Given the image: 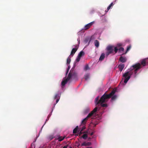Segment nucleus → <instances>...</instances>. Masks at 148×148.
<instances>
[{"label":"nucleus","mask_w":148,"mask_h":148,"mask_svg":"<svg viewBox=\"0 0 148 148\" xmlns=\"http://www.w3.org/2000/svg\"><path fill=\"white\" fill-rule=\"evenodd\" d=\"M97 108L95 107L92 111L89 113L86 118L84 119L81 122V125H85L88 119L90 118L97 111Z\"/></svg>","instance_id":"5"},{"label":"nucleus","mask_w":148,"mask_h":148,"mask_svg":"<svg viewBox=\"0 0 148 148\" xmlns=\"http://www.w3.org/2000/svg\"><path fill=\"white\" fill-rule=\"evenodd\" d=\"M70 56H69V57L67 59V62L66 63L67 64H69L70 63L71 59V57Z\"/></svg>","instance_id":"16"},{"label":"nucleus","mask_w":148,"mask_h":148,"mask_svg":"<svg viewBox=\"0 0 148 148\" xmlns=\"http://www.w3.org/2000/svg\"><path fill=\"white\" fill-rule=\"evenodd\" d=\"M94 134V132H92V133H91L90 134V135L91 136H92V135Z\"/></svg>","instance_id":"35"},{"label":"nucleus","mask_w":148,"mask_h":148,"mask_svg":"<svg viewBox=\"0 0 148 148\" xmlns=\"http://www.w3.org/2000/svg\"><path fill=\"white\" fill-rule=\"evenodd\" d=\"M81 128H79V131H80V132L79 133V135L80 136L81 134H82L84 133L83 132H82V131H81V130H80Z\"/></svg>","instance_id":"26"},{"label":"nucleus","mask_w":148,"mask_h":148,"mask_svg":"<svg viewBox=\"0 0 148 148\" xmlns=\"http://www.w3.org/2000/svg\"><path fill=\"white\" fill-rule=\"evenodd\" d=\"M65 137V136L64 137L59 136L58 138V141L60 142L63 140Z\"/></svg>","instance_id":"12"},{"label":"nucleus","mask_w":148,"mask_h":148,"mask_svg":"<svg viewBox=\"0 0 148 148\" xmlns=\"http://www.w3.org/2000/svg\"><path fill=\"white\" fill-rule=\"evenodd\" d=\"M114 3L113 2L111 3L109 5L108 7L107 8V9L106 10L105 12H107L111 8L113 5Z\"/></svg>","instance_id":"10"},{"label":"nucleus","mask_w":148,"mask_h":148,"mask_svg":"<svg viewBox=\"0 0 148 148\" xmlns=\"http://www.w3.org/2000/svg\"><path fill=\"white\" fill-rule=\"evenodd\" d=\"M130 48H131V46H127V48L126 53L128 51L130 50Z\"/></svg>","instance_id":"23"},{"label":"nucleus","mask_w":148,"mask_h":148,"mask_svg":"<svg viewBox=\"0 0 148 148\" xmlns=\"http://www.w3.org/2000/svg\"><path fill=\"white\" fill-rule=\"evenodd\" d=\"M81 57H79V56H77V57L76 59V61L77 62H78L80 60V59Z\"/></svg>","instance_id":"24"},{"label":"nucleus","mask_w":148,"mask_h":148,"mask_svg":"<svg viewBox=\"0 0 148 148\" xmlns=\"http://www.w3.org/2000/svg\"><path fill=\"white\" fill-rule=\"evenodd\" d=\"M82 126V128L81 127H79V128H80L81 129L80 130H81L82 131H83L84 130H85L86 129V127L84 125H81V126Z\"/></svg>","instance_id":"22"},{"label":"nucleus","mask_w":148,"mask_h":148,"mask_svg":"<svg viewBox=\"0 0 148 148\" xmlns=\"http://www.w3.org/2000/svg\"><path fill=\"white\" fill-rule=\"evenodd\" d=\"M145 62L146 64H148V58H145Z\"/></svg>","instance_id":"30"},{"label":"nucleus","mask_w":148,"mask_h":148,"mask_svg":"<svg viewBox=\"0 0 148 148\" xmlns=\"http://www.w3.org/2000/svg\"><path fill=\"white\" fill-rule=\"evenodd\" d=\"M60 96L59 94H56L54 97V99H60Z\"/></svg>","instance_id":"19"},{"label":"nucleus","mask_w":148,"mask_h":148,"mask_svg":"<svg viewBox=\"0 0 148 148\" xmlns=\"http://www.w3.org/2000/svg\"><path fill=\"white\" fill-rule=\"evenodd\" d=\"M89 75L88 74H87L85 75L84 76V78L85 79L87 80L89 78Z\"/></svg>","instance_id":"18"},{"label":"nucleus","mask_w":148,"mask_h":148,"mask_svg":"<svg viewBox=\"0 0 148 148\" xmlns=\"http://www.w3.org/2000/svg\"><path fill=\"white\" fill-rule=\"evenodd\" d=\"M75 48L72 49L71 53L70 56H73V55L75 54V52L76 51L78 48V46L76 45L74 46Z\"/></svg>","instance_id":"6"},{"label":"nucleus","mask_w":148,"mask_h":148,"mask_svg":"<svg viewBox=\"0 0 148 148\" xmlns=\"http://www.w3.org/2000/svg\"><path fill=\"white\" fill-rule=\"evenodd\" d=\"M84 133H88V130H87L83 132Z\"/></svg>","instance_id":"32"},{"label":"nucleus","mask_w":148,"mask_h":148,"mask_svg":"<svg viewBox=\"0 0 148 148\" xmlns=\"http://www.w3.org/2000/svg\"><path fill=\"white\" fill-rule=\"evenodd\" d=\"M125 66V65L124 64H121L119 65L118 68L119 70L121 71Z\"/></svg>","instance_id":"9"},{"label":"nucleus","mask_w":148,"mask_h":148,"mask_svg":"<svg viewBox=\"0 0 148 148\" xmlns=\"http://www.w3.org/2000/svg\"><path fill=\"white\" fill-rule=\"evenodd\" d=\"M91 144V143L90 142H88L86 143L87 146H90Z\"/></svg>","instance_id":"31"},{"label":"nucleus","mask_w":148,"mask_h":148,"mask_svg":"<svg viewBox=\"0 0 148 148\" xmlns=\"http://www.w3.org/2000/svg\"><path fill=\"white\" fill-rule=\"evenodd\" d=\"M71 79H77V74L73 70L71 69L69 73L68 77L65 79L63 80L61 82V85L62 86H64L67 82Z\"/></svg>","instance_id":"3"},{"label":"nucleus","mask_w":148,"mask_h":148,"mask_svg":"<svg viewBox=\"0 0 148 148\" xmlns=\"http://www.w3.org/2000/svg\"><path fill=\"white\" fill-rule=\"evenodd\" d=\"M59 99H56V103H57L58 102V101H59Z\"/></svg>","instance_id":"33"},{"label":"nucleus","mask_w":148,"mask_h":148,"mask_svg":"<svg viewBox=\"0 0 148 148\" xmlns=\"http://www.w3.org/2000/svg\"><path fill=\"white\" fill-rule=\"evenodd\" d=\"M94 23V21L91 22L86 25L84 27V29L85 30L87 29L90 27Z\"/></svg>","instance_id":"7"},{"label":"nucleus","mask_w":148,"mask_h":148,"mask_svg":"<svg viewBox=\"0 0 148 148\" xmlns=\"http://www.w3.org/2000/svg\"><path fill=\"white\" fill-rule=\"evenodd\" d=\"M77 41H78V43H79H79H80V42H80V39H79V38H78V39H77Z\"/></svg>","instance_id":"36"},{"label":"nucleus","mask_w":148,"mask_h":148,"mask_svg":"<svg viewBox=\"0 0 148 148\" xmlns=\"http://www.w3.org/2000/svg\"><path fill=\"white\" fill-rule=\"evenodd\" d=\"M86 148H92V147H86Z\"/></svg>","instance_id":"37"},{"label":"nucleus","mask_w":148,"mask_h":148,"mask_svg":"<svg viewBox=\"0 0 148 148\" xmlns=\"http://www.w3.org/2000/svg\"><path fill=\"white\" fill-rule=\"evenodd\" d=\"M81 145L82 146H86V143L85 142H84L83 143H82L81 144Z\"/></svg>","instance_id":"27"},{"label":"nucleus","mask_w":148,"mask_h":148,"mask_svg":"<svg viewBox=\"0 0 148 148\" xmlns=\"http://www.w3.org/2000/svg\"><path fill=\"white\" fill-rule=\"evenodd\" d=\"M114 94L111 97V100H115L116 98V95H114Z\"/></svg>","instance_id":"21"},{"label":"nucleus","mask_w":148,"mask_h":148,"mask_svg":"<svg viewBox=\"0 0 148 148\" xmlns=\"http://www.w3.org/2000/svg\"><path fill=\"white\" fill-rule=\"evenodd\" d=\"M79 130L78 127V126H77L73 130V134H75L77 133L78 130Z\"/></svg>","instance_id":"15"},{"label":"nucleus","mask_w":148,"mask_h":148,"mask_svg":"<svg viewBox=\"0 0 148 148\" xmlns=\"http://www.w3.org/2000/svg\"><path fill=\"white\" fill-rule=\"evenodd\" d=\"M141 65L143 66H145L146 65L145 59L141 61V64L138 63L133 65L130 68V71L126 72L123 75V76L125 78L124 81L125 83L126 84L127 82L133 72L135 75H136L137 71L141 67Z\"/></svg>","instance_id":"1"},{"label":"nucleus","mask_w":148,"mask_h":148,"mask_svg":"<svg viewBox=\"0 0 148 148\" xmlns=\"http://www.w3.org/2000/svg\"><path fill=\"white\" fill-rule=\"evenodd\" d=\"M95 45L97 47H98L99 46V42L98 40H96L94 41Z\"/></svg>","instance_id":"11"},{"label":"nucleus","mask_w":148,"mask_h":148,"mask_svg":"<svg viewBox=\"0 0 148 148\" xmlns=\"http://www.w3.org/2000/svg\"><path fill=\"white\" fill-rule=\"evenodd\" d=\"M68 72L69 71H68V70H67L66 71V75H67L68 73Z\"/></svg>","instance_id":"38"},{"label":"nucleus","mask_w":148,"mask_h":148,"mask_svg":"<svg viewBox=\"0 0 148 148\" xmlns=\"http://www.w3.org/2000/svg\"><path fill=\"white\" fill-rule=\"evenodd\" d=\"M70 68V66H69L67 69V70H68V71H69V70Z\"/></svg>","instance_id":"34"},{"label":"nucleus","mask_w":148,"mask_h":148,"mask_svg":"<svg viewBox=\"0 0 148 148\" xmlns=\"http://www.w3.org/2000/svg\"><path fill=\"white\" fill-rule=\"evenodd\" d=\"M84 52L83 51H81L80 52V53L78 54V56L81 58V57L82 56H84Z\"/></svg>","instance_id":"14"},{"label":"nucleus","mask_w":148,"mask_h":148,"mask_svg":"<svg viewBox=\"0 0 148 148\" xmlns=\"http://www.w3.org/2000/svg\"><path fill=\"white\" fill-rule=\"evenodd\" d=\"M63 148H67V146H64Z\"/></svg>","instance_id":"39"},{"label":"nucleus","mask_w":148,"mask_h":148,"mask_svg":"<svg viewBox=\"0 0 148 148\" xmlns=\"http://www.w3.org/2000/svg\"><path fill=\"white\" fill-rule=\"evenodd\" d=\"M69 148H72V147H69Z\"/></svg>","instance_id":"40"},{"label":"nucleus","mask_w":148,"mask_h":148,"mask_svg":"<svg viewBox=\"0 0 148 148\" xmlns=\"http://www.w3.org/2000/svg\"><path fill=\"white\" fill-rule=\"evenodd\" d=\"M105 58V54L104 53H102L101 56L99 60H103Z\"/></svg>","instance_id":"17"},{"label":"nucleus","mask_w":148,"mask_h":148,"mask_svg":"<svg viewBox=\"0 0 148 148\" xmlns=\"http://www.w3.org/2000/svg\"><path fill=\"white\" fill-rule=\"evenodd\" d=\"M122 44L121 43H119L117 44L116 46L117 47H120L122 46Z\"/></svg>","instance_id":"28"},{"label":"nucleus","mask_w":148,"mask_h":148,"mask_svg":"<svg viewBox=\"0 0 148 148\" xmlns=\"http://www.w3.org/2000/svg\"><path fill=\"white\" fill-rule=\"evenodd\" d=\"M88 68H89V67H88V65H87L85 66V68H84V69L85 70H87L88 69Z\"/></svg>","instance_id":"29"},{"label":"nucleus","mask_w":148,"mask_h":148,"mask_svg":"<svg viewBox=\"0 0 148 148\" xmlns=\"http://www.w3.org/2000/svg\"><path fill=\"white\" fill-rule=\"evenodd\" d=\"M119 61L122 63H124L127 61V59L125 57L121 56L119 59Z\"/></svg>","instance_id":"8"},{"label":"nucleus","mask_w":148,"mask_h":148,"mask_svg":"<svg viewBox=\"0 0 148 148\" xmlns=\"http://www.w3.org/2000/svg\"><path fill=\"white\" fill-rule=\"evenodd\" d=\"M87 137V135L86 134H83V136L81 137V138H82L84 139H86Z\"/></svg>","instance_id":"20"},{"label":"nucleus","mask_w":148,"mask_h":148,"mask_svg":"<svg viewBox=\"0 0 148 148\" xmlns=\"http://www.w3.org/2000/svg\"><path fill=\"white\" fill-rule=\"evenodd\" d=\"M118 50L119 51H123L124 49L123 47H120L118 49Z\"/></svg>","instance_id":"25"},{"label":"nucleus","mask_w":148,"mask_h":148,"mask_svg":"<svg viewBox=\"0 0 148 148\" xmlns=\"http://www.w3.org/2000/svg\"><path fill=\"white\" fill-rule=\"evenodd\" d=\"M106 50L107 51L106 53V55L107 56H108L110 54H114L117 53L118 49L116 47L114 46L109 45L107 47Z\"/></svg>","instance_id":"4"},{"label":"nucleus","mask_w":148,"mask_h":148,"mask_svg":"<svg viewBox=\"0 0 148 148\" xmlns=\"http://www.w3.org/2000/svg\"><path fill=\"white\" fill-rule=\"evenodd\" d=\"M116 91V90L114 89H113L110 93L109 94H106V93L104 94L99 99V96L97 97L95 99V106H97V110L99 109L98 108V106H99L100 104V106L103 107H107L108 106L107 104L106 103L103 104L104 103L106 102L108 99L111 98V97Z\"/></svg>","instance_id":"2"},{"label":"nucleus","mask_w":148,"mask_h":148,"mask_svg":"<svg viewBox=\"0 0 148 148\" xmlns=\"http://www.w3.org/2000/svg\"><path fill=\"white\" fill-rule=\"evenodd\" d=\"M90 111V108L88 107H87L84 110V113L85 114H87Z\"/></svg>","instance_id":"13"}]
</instances>
